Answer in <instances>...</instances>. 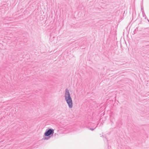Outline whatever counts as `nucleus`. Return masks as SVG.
Masks as SVG:
<instances>
[{
  "label": "nucleus",
  "mask_w": 149,
  "mask_h": 149,
  "mask_svg": "<svg viewBox=\"0 0 149 149\" xmlns=\"http://www.w3.org/2000/svg\"><path fill=\"white\" fill-rule=\"evenodd\" d=\"M95 129V128L93 129V128H90V129L92 131H93Z\"/></svg>",
  "instance_id": "39448f33"
},
{
  "label": "nucleus",
  "mask_w": 149,
  "mask_h": 149,
  "mask_svg": "<svg viewBox=\"0 0 149 149\" xmlns=\"http://www.w3.org/2000/svg\"><path fill=\"white\" fill-rule=\"evenodd\" d=\"M102 136H103V137H104V136L103 135H102Z\"/></svg>",
  "instance_id": "1a4fd4ad"
},
{
  "label": "nucleus",
  "mask_w": 149,
  "mask_h": 149,
  "mask_svg": "<svg viewBox=\"0 0 149 149\" xmlns=\"http://www.w3.org/2000/svg\"><path fill=\"white\" fill-rule=\"evenodd\" d=\"M147 20H148V22H149V20L148 19H147Z\"/></svg>",
  "instance_id": "6e6552de"
},
{
  "label": "nucleus",
  "mask_w": 149,
  "mask_h": 149,
  "mask_svg": "<svg viewBox=\"0 0 149 149\" xmlns=\"http://www.w3.org/2000/svg\"><path fill=\"white\" fill-rule=\"evenodd\" d=\"M108 149H109V145H108Z\"/></svg>",
  "instance_id": "0eeeda50"
},
{
  "label": "nucleus",
  "mask_w": 149,
  "mask_h": 149,
  "mask_svg": "<svg viewBox=\"0 0 149 149\" xmlns=\"http://www.w3.org/2000/svg\"><path fill=\"white\" fill-rule=\"evenodd\" d=\"M142 15H143V17H145V19H146V15L145 13L144 10H143L142 11Z\"/></svg>",
  "instance_id": "20e7f679"
},
{
  "label": "nucleus",
  "mask_w": 149,
  "mask_h": 149,
  "mask_svg": "<svg viewBox=\"0 0 149 149\" xmlns=\"http://www.w3.org/2000/svg\"><path fill=\"white\" fill-rule=\"evenodd\" d=\"M54 133V130L51 128L47 129L43 135V139L47 140L49 139Z\"/></svg>",
  "instance_id": "f03ea898"
},
{
  "label": "nucleus",
  "mask_w": 149,
  "mask_h": 149,
  "mask_svg": "<svg viewBox=\"0 0 149 149\" xmlns=\"http://www.w3.org/2000/svg\"><path fill=\"white\" fill-rule=\"evenodd\" d=\"M138 27H137L135 29L134 31V34L136 33H137V31H141V29L138 30Z\"/></svg>",
  "instance_id": "7ed1b4c3"
},
{
  "label": "nucleus",
  "mask_w": 149,
  "mask_h": 149,
  "mask_svg": "<svg viewBox=\"0 0 149 149\" xmlns=\"http://www.w3.org/2000/svg\"><path fill=\"white\" fill-rule=\"evenodd\" d=\"M65 100L68 104L69 108H72L73 107L72 101L69 90L67 88H66L65 90Z\"/></svg>",
  "instance_id": "f257e3e1"
},
{
  "label": "nucleus",
  "mask_w": 149,
  "mask_h": 149,
  "mask_svg": "<svg viewBox=\"0 0 149 149\" xmlns=\"http://www.w3.org/2000/svg\"><path fill=\"white\" fill-rule=\"evenodd\" d=\"M141 10H142V11H143V10H143V8H142L141 7Z\"/></svg>",
  "instance_id": "423d86ee"
}]
</instances>
